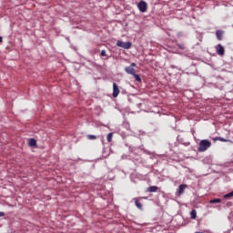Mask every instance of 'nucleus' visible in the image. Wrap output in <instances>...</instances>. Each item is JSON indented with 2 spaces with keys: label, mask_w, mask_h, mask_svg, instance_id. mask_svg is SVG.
Instances as JSON below:
<instances>
[{
  "label": "nucleus",
  "mask_w": 233,
  "mask_h": 233,
  "mask_svg": "<svg viewBox=\"0 0 233 233\" xmlns=\"http://www.w3.org/2000/svg\"><path fill=\"white\" fill-rule=\"evenodd\" d=\"M210 147H212V142H210V140L202 139L198 144V152H207Z\"/></svg>",
  "instance_id": "nucleus-1"
},
{
  "label": "nucleus",
  "mask_w": 233,
  "mask_h": 233,
  "mask_svg": "<svg viewBox=\"0 0 233 233\" xmlns=\"http://www.w3.org/2000/svg\"><path fill=\"white\" fill-rule=\"evenodd\" d=\"M116 46L124 48L125 50H129V48H132V42H123L121 40H118L116 42Z\"/></svg>",
  "instance_id": "nucleus-2"
},
{
  "label": "nucleus",
  "mask_w": 233,
  "mask_h": 233,
  "mask_svg": "<svg viewBox=\"0 0 233 233\" xmlns=\"http://www.w3.org/2000/svg\"><path fill=\"white\" fill-rule=\"evenodd\" d=\"M137 66L136 63H132L129 66L125 67V72L127 74H129V76H135L136 74V69L134 68Z\"/></svg>",
  "instance_id": "nucleus-3"
},
{
  "label": "nucleus",
  "mask_w": 233,
  "mask_h": 233,
  "mask_svg": "<svg viewBox=\"0 0 233 233\" xmlns=\"http://www.w3.org/2000/svg\"><path fill=\"white\" fill-rule=\"evenodd\" d=\"M137 8L139 10V12H141L142 14H145V12H147L148 6L147 5V2L145 1H140L137 5Z\"/></svg>",
  "instance_id": "nucleus-4"
},
{
  "label": "nucleus",
  "mask_w": 233,
  "mask_h": 233,
  "mask_svg": "<svg viewBox=\"0 0 233 233\" xmlns=\"http://www.w3.org/2000/svg\"><path fill=\"white\" fill-rule=\"evenodd\" d=\"M187 187H188V186L186 184L179 185L178 188L177 190V196H182V194H185V189H187Z\"/></svg>",
  "instance_id": "nucleus-5"
},
{
  "label": "nucleus",
  "mask_w": 233,
  "mask_h": 233,
  "mask_svg": "<svg viewBox=\"0 0 233 233\" xmlns=\"http://www.w3.org/2000/svg\"><path fill=\"white\" fill-rule=\"evenodd\" d=\"M216 52L218 56H225V47L221 44L216 46Z\"/></svg>",
  "instance_id": "nucleus-6"
},
{
  "label": "nucleus",
  "mask_w": 233,
  "mask_h": 233,
  "mask_svg": "<svg viewBox=\"0 0 233 233\" xmlns=\"http://www.w3.org/2000/svg\"><path fill=\"white\" fill-rule=\"evenodd\" d=\"M119 96V87L117 84L113 83V97H117Z\"/></svg>",
  "instance_id": "nucleus-7"
},
{
  "label": "nucleus",
  "mask_w": 233,
  "mask_h": 233,
  "mask_svg": "<svg viewBox=\"0 0 233 233\" xmlns=\"http://www.w3.org/2000/svg\"><path fill=\"white\" fill-rule=\"evenodd\" d=\"M28 145H29V147L35 148V147H37V140H35V138H29Z\"/></svg>",
  "instance_id": "nucleus-8"
},
{
  "label": "nucleus",
  "mask_w": 233,
  "mask_h": 233,
  "mask_svg": "<svg viewBox=\"0 0 233 233\" xmlns=\"http://www.w3.org/2000/svg\"><path fill=\"white\" fill-rule=\"evenodd\" d=\"M133 199H134L135 205L138 208V210H143V204H141V202H139V199H137L136 198H134Z\"/></svg>",
  "instance_id": "nucleus-9"
},
{
  "label": "nucleus",
  "mask_w": 233,
  "mask_h": 233,
  "mask_svg": "<svg viewBox=\"0 0 233 233\" xmlns=\"http://www.w3.org/2000/svg\"><path fill=\"white\" fill-rule=\"evenodd\" d=\"M223 34H224L223 30H218L216 32L217 39L218 41H222L223 40Z\"/></svg>",
  "instance_id": "nucleus-10"
},
{
  "label": "nucleus",
  "mask_w": 233,
  "mask_h": 233,
  "mask_svg": "<svg viewBox=\"0 0 233 233\" xmlns=\"http://www.w3.org/2000/svg\"><path fill=\"white\" fill-rule=\"evenodd\" d=\"M159 187L157 186H151L147 188V192H157Z\"/></svg>",
  "instance_id": "nucleus-11"
},
{
  "label": "nucleus",
  "mask_w": 233,
  "mask_h": 233,
  "mask_svg": "<svg viewBox=\"0 0 233 233\" xmlns=\"http://www.w3.org/2000/svg\"><path fill=\"white\" fill-rule=\"evenodd\" d=\"M214 141H221L222 143H227V141H228V139H227L225 137H216L214 138Z\"/></svg>",
  "instance_id": "nucleus-12"
},
{
  "label": "nucleus",
  "mask_w": 233,
  "mask_h": 233,
  "mask_svg": "<svg viewBox=\"0 0 233 233\" xmlns=\"http://www.w3.org/2000/svg\"><path fill=\"white\" fill-rule=\"evenodd\" d=\"M190 218H191V219H196V218H198V212L196 211V209L191 210Z\"/></svg>",
  "instance_id": "nucleus-13"
},
{
  "label": "nucleus",
  "mask_w": 233,
  "mask_h": 233,
  "mask_svg": "<svg viewBox=\"0 0 233 233\" xmlns=\"http://www.w3.org/2000/svg\"><path fill=\"white\" fill-rule=\"evenodd\" d=\"M209 203L211 205H214L216 203H221V198H213V199L209 200Z\"/></svg>",
  "instance_id": "nucleus-14"
},
{
  "label": "nucleus",
  "mask_w": 233,
  "mask_h": 233,
  "mask_svg": "<svg viewBox=\"0 0 233 233\" xmlns=\"http://www.w3.org/2000/svg\"><path fill=\"white\" fill-rule=\"evenodd\" d=\"M133 77H135L137 83H141V76H139V75L135 73V75H133Z\"/></svg>",
  "instance_id": "nucleus-15"
},
{
  "label": "nucleus",
  "mask_w": 233,
  "mask_h": 233,
  "mask_svg": "<svg viewBox=\"0 0 233 233\" xmlns=\"http://www.w3.org/2000/svg\"><path fill=\"white\" fill-rule=\"evenodd\" d=\"M87 139H89L90 141H93L95 139H97V137L95 135H87Z\"/></svg>",
  "instance_id": "nucleus-16"
},
{
  "label": "nucleus",
  "mask_w": 233,
  "mask_h": 233,
  "mask_svg": "<svg viewBox=\"0 0 233 233\" xmlns=\"http://www.w3.org/2000/svg\"><path fill=\"white\" fill-rule=\"evenodd\" d=\"M113 136H114V133H112V132L108 133V135H107V141H108V143H110V141H112Z\"/></svg>",
  "instance_id": "nucleus-17"
},
{
  "label": "nucleus",
  "mask_w": 233,
  "mask_h": 233,
  "mask_svg": "<svg viewBox=\"0 0 233 233\" xmlns=\"http://www.w3.org/2000/svg\"><path fill=\"white\" fill-rule=\"evenodd\" d=\"M233 197V190L230 191L229 193H227L226 195H224V198L227 199L228 198H232Z\"/></svg>",
  "instance_id": "nucleus-18"
},
{
  "label": "nucleus",
  "mask_w": 233,
  "mask_h": 233,
  "mask_svg": "<svg viewBox=\"0 0 233 233\" xmlns=\"http://www.w3.org/2000/svg\"><path fill=\"white\" fill-rule=\"evenodd\" d=\"M101 57H107L108 55H106V51L103 49L100 53Z\"/></svg>",
  "instance_id": "nucleus-19"
},
{
  "label": "nucleus",
  "mask_w": 233,
  "mask_h": 233,
  "mask_svg": "<svg viewBox=\"0 0 233 233\" xmlns=\"http://www.w3.org/2000/svg\"><path fill=\"white\" fill-rule=\"evenodd\" d=\"M123 126L127 130H130V124H128V122H124Z\"/></svg>",
  "instance_id": "nucleus-20"
},
{
  "label": "nucleus",
  "mask_w": 233,
  "mask_h": 233,
  "mask_svg": "<svg viewBox=\"0 0 233 233\" xmlns=\"http://www.w3.org/2000/svg\"><path fill=\"white\" fill-rule=\"evenodd\" d=\"M177 46L180 50H185V44H177Z\"/></svg>",
  "instance_id": "nucleus-21"
},
{
  "label": "nucleus",
  "mask_w": 233,
  "mask_h": 233,
  "mask_svg": "<svg viewBox=\"0 0 233 233\" xmlns=\"http://www.w3.org/2000/svg\"><path fill=\"white\" fill-rule=\"evenodd\" d=\"M141 150L144 152V154H147V156H150L152 154V152H150L145 148H141Z\"/></svg>",
  "instance_id": "nucleus-22"
},
{
  "label": "nucleus",
  "mask_w": 233,
  "mask_h": 233,
  "mask_svg": "<svg viewBox=\"0 0 233 233\" xmlns=\"http://www.w3.org/2000/svg\"><path fill=\"white\" fill-rule=\"evenodd\" d=\"M129 152H136V147L129 146Z\"/></svg>",
  "instance_id": "nucleus-23"
},
{
  "label": "nucleus",
  "mask_w": 233,
  "mask_h": 233,
  "mask_svg": "<svg viewBox=\"0 0 233 233\" xmlns=\"http://www.w3.org/2000/svg\"><path fill=\"white\" fill-rule=\"evenodd\" d=\"M135 161H137V163H143V158L138 157Z\"/></svg>",
  "instance_id": "nucleus-24"
},
{
  "label": "nucleus",
  "mask_w": 233,
  "mask_h": 233,
  "mask_svg": "<svg viewBox=\"0 0 233 233\" xmlns=\"http://www.w3.org/2000/svg\"><path fill=\"white\" fill-rule=\"evenodd\" d=\"M177 37H182V36H183V32H178V33L177 34Z\"/></svg>",
  "instance_id": "nucleus-25"
},
{
  "label": "nucleus",
  "mask_w": 233,
  "mask_h": 233,
  "mask_svg": "<svg viewBox=\"0 0 233 233\" xmlns=\"http://www.w3.org/2000/svg\"><path fill=\"white\" fill-rule=\"evenodd\" d=\"M121 158H122V159H128V156H127V155H122Z\"/></svg>",
  "instance_id": "nucleus-26"
},
{
  "label": "nucleus",
  "mask_w": 233,
  "mask_h": 233,
  "mask_svg": "<svg viewBox=\"0 0 233 233\" xmlns=\"http://www.w3.org/2000/svg\"><path fill=\"white\" fill-rule=\"evenodd\" d=\"M0 218H5V212L0 211Z\"/></svg>",
  "instance_id": "nucleus-27"
},
{
  "label": "nucleus",
  "mask_w": 233,
  "mask_h": 233,
  "mask_svg": "<svg viewBox=\"0 0 233 233\" xmlns=\"http://www.w3.org/2000/svg\"><path fill=\"white\" fill-rule=\"evenodd\" d=\"M77 161H81V158L75 159V163H77Z\"/></svg>",
  "instance_id": "nucleus-28"
},
{
  "label": "nucleus",
  "mask_w": 233,
  "mask_h": 233,
  "mask_svg": "<svg viewBox=\"0 0 233 233\" xmlns=\"http://www.w3.org/2000/svg\"><path fill=\"white\" fill-rule=\"evenodd\" d=\"M0 43H3V36H0Z\"/></svg>",
  "instance_id": "nucleus-29"
},
{
  "label": "nucleus",
  "mask_w": 233,
  "mask_h": 233,
  "mask_svg": "<svg viewBox=\"0 0 233 233\" xmlns=\"http://www.w3.org/2000/svg\"><path fill=\"white\" fill-rule=\"evenodd\" d=\"M232 26H233V25H232Z\"/></svg>",
  "instance_id": "nucleus-30"
}]
</instances>
